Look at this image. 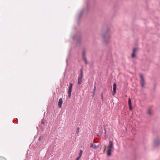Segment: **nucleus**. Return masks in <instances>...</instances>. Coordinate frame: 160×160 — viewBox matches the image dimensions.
Returning <instances> with one entry per match:
<instances>
[{
    "label": "nucleus",
    "mask_w": 160,
    "mask_h": 160,
    "mask_svg": "<svg viewBox=\"0 0 160 160\" xmlns=\"http://www.w3.org/2000/svg\"><path fill=\"white\" fill-rule=\"evenodd\" d=\"M86 4V7H84L80 13L77 16V18L78 20H79L80 19L82 14L84 13L86 14L88 13L89 10V8L88 3L87 2Z\"/></svg>",
    "instance_id": "nucleus-2"
},
{
    "label": "nucleus",
    "mask_w": 160,
    "mask_h": 160,
    "mask_svg": "<svg viewBox=\"0 0 160 160\" xmlns=\"http://www.w3.org/2000/svg\"><path fill=\"white\" fill-rule=\"evenodd\" d=\"M129 108H130V110H131L132 109V105L131 106H129Z\"/></svg>",
    "instance_id": "nucleus-21"
},
{
    "label": "nucleus",
    "mask_w": 160,
    "mask_h": 160,
    "mask_svg": "<svg viewBox=\"0 0 160 160\" xmlns=\"http://www.w3.org/2000/svg\"><path fill=\"white\" fill-rule=\"evenodd\" d=\"M73 84L72 83H70L69 84V86L68 87V97L69 98H70L71 96V92L72 91V88Z\"/></svg>",
    "instance_id": "nucleus-6"
},
{
    "label": "nucleus",
    "mask_w": 160,
    "mask_h": 160,
    "mask_svg": "<svg viewBox=\"0 0 160 160\" xmlns=\"http://www.w3.org/2000/svg\"><path fill=\"white\" fill-rule=\"evenodd\" d=\"M82 152V150H80V152L79 154V156L81 157Z\"/></svg>",
    "instance_id": "nucleus-16"
},
{
    "label": "nucleus",
    "mask_w": 160,
    "mask_h": 160,
    "mask_svg": "<svg viewBox=\"0 0 160 160\" xmlns=\"http://www.w3.org/2000/svg\"><path fill=\"white\" fill-rule=\"evenodd\" d=\"M96 90V86H94V89H93V92H95V91Z\"/></svg>",
    "instance_id": "nucleus-20"
},
{
    "label": "nucleus",
    "mask_w": 160,
    "mask_h": 160,
    "mask_svg": "<svg viewBox=\"0 0 160 160\" xmlns=\"http://www.w3.org/2000/svg\"><path fill=\"white\" fill-rule=\"evenodd\" d=\"M86 50L85 48H83L82 50V58L83 60L85 62V63L86 65H87L88 64V62L87 61V58L85 56L86 55Z\"/></svg>",
    "instance_id": "nucleus-3"
},
{
    "label": "nucleus",
    "mask_w": 160,
    "mask_h": 160,
    "mask_svg": "<svg viewBox=\"0 0 160 160\" xmlns=\"http://www.w3.org/2000/svg\"><path fill=\"white\" fill-rule=\"evenodd\" d=\"M105 133H106V130L105 129Z\"/></svg>",
    "instance_id": "nucleus-26"
},
{
    "label": "nucleus",
    "mask_w": 160,
    "mask_h": 160,
    "mask_svg": "<svg viewBox=\"0 0 160 160\" xmlns=\"http://www.w3.org/2000/svg\"><path fill=\"white\" fill-rule=\"evenodd\" d=\"M108 149L107 151V155L108 156H110L111 154V151L114 148H108Z\"/></svg>",
    "instance_id": "nucleus-13"
},
{
    "label": "nucleus",
    "mask_w": 160,
    "mask_h": 160,
    "mask_svg": "<svg viewBox=\"0 0 160 160\" xmlns=\"http://www.w3.org/2000/svg\"><path fill=\"white\" fill-rule=\"evenodd\" d=\"M105 149H104V151H105Z\"/></svg>",
    "instance_id": "nucleus-27"
},
{
    "label": "nucleus",
    "mask_w": 160,
    "mask_h": 160,
    "mask_svg": "<svg viewBox=\"0 0 160 160\" xmlns=\"http://www.w3.org/2000/svg\"><path fill=\"white\" fill-rule=\"evenodd\" d=\"M72 39H76L77 40V44H79L80 42V35L78 36L75 35L74 36L72 37Z\"/></svg>",
    "instance_id": "nucleus-4"
},
{
    "label": "nucleus",
    "mask_w": 160,
    "mask_h": 160,
    "mask_svg": "<svg viewBox=\"0 0 160 160\" xmlns=\"http://www.w3.org/2000/svg\"><path fill=\"white\" fill-rule=\"evenodd\" d=\"M95 92H93V95H92V96L93 97H94V95H95Z\"/></svg>",
    "instance_id": "nucleus-24"
},
{
    "label": "nucleus",
    "mask_w": 160,
    "mask_h": 160,
    "mask_svg": "<svg viewBox=\"0 0 160 160\" xmlns=\"http://www.w3.org/2000/svg\"><path fill=\"white\" fill-rule=\"evenodd\" d=\"M160 144V141L158 138H157L154 141V145L155 147H158Z\"/></svg>",
    "instance_id": "nucleus-7"
},
{
    "label": "nucleus",
    "mask_w": 160,
    "mask_h": 160,
    "mask_svg": "<svg viewBox=\"0 0 160 160\" xmlns=\"http://www.w3.org/2000/svg\"><path fill=\"white\" fill-rule=\"evenodd\" d=\"M103 94L102 93L101 94V99L102 100L103 99Z\"/></svg>",
    "instance_id": "nucleus-22"
},
{
    "label": "nucleus",
    "mask_w": 160,
    "mask_h": 160,
    "mask_svg": "<svg viewBox=\"0 0 160 160\" xmlns=\"http://www.w3.org/2000/svg\"><path fill=\"white\" fill-rule=\"evenodd\" d=\"M113 95H114L116 93V84L115 83H114L113 85Z\"/></svg>",
    "instance_id": "nucleus-10"
},
{
    "label": "nucleus",
    "mask_w": 160,
    "mask_h": 160,
    "mask_svg": "<svg viewBox=\"0 0 160 160\" xmlns=\"http://www.w3.org/2000/svg\"><path fill=\"white\" fill-rule=\"evenodd\" d=\"M83 72L82 69L80 70V75L78 76V83L80 84L82 81V78L83 77Z\"/></svg>",
    "instance_id": "nucleus-5"
},
{
    "label": "nucleus",
    "mask_w": 160,
    "mask_h": 160,
    "mask_svg": "<svg viewBox=\"0 0 160 160\" xmlns=\"http://www.w3.org/2000/svg\"><path fill=\"white\" fill-rule=\"evenodd\" d=\"M62 102H63V101H62V99L61 98H60V99H59V100L58 103V107L60 108H61V107Z\"/></svg>",
    "instance_id": "nucleus-12"
},
{
    "label": "nucleus",
    "mask_w": 160,
    "mask_h": 160,
    "mask_svg": "<svg viewBox=\"0 0 160 160\" xmlns=\"http://www.w3.org/2000/svg\"><path fill=\"white\" fill-rule=\"evenodd\" d=\"M108 148H114L113 142L111 141H109V145Z\"/></svg>",
    "instance_id": "nucleus-9"
},
{
    "label": "nucleus",
    "mask_w": 160,
    "mask_h": 160,
    "mask_svg": "<svg viewBox=\"0 0 160 160\" xmlns=\"http://www.w3.org/2000/svg\"><path fill=\"white\" fill-rule=\"evenodd\" d=\"M79 128H77V130H76V134H78V132H79Z\"/></svg>",
    "instance_id": "nucleus-18"
},
{
    "label": "nucleus",
    "mask_w": 160,
    "mask_h": 160,
    "mask_svg": "<svg viewBox=\"0 0 160 160\" xmlns=\"http://www.w3.org/2000/svg\"><path fill=\"white\" fill-rule=\"evenodd\" d=\"M44 122L43 121H42L41 122V123L42 124H44Z\"/></svg>",
    "instance_id": "nucleus-23"
},
{
    "label": "nucleus",
    "mask_w": 160,
    "mask_h": 160,
    "mask_svg": "<svg viewBox=\"0 0 160 160\" xmlns=\"http://www.w3.org/2000/svg\"><path fill=\"white\" fill-rule=\"evenodd\" d=\"M102 32L104 42L105 43H108L111 37V34L109 32V29L108 27H105L103 28Z\"/></svg>",
    "instance_id": "nucleus-1"
},
{
    "label": "nucleus",
    "mask_w": 160,
    "mask_h": 160,
    "mask_svg": "<svg viewBox=\"0 0 160 160\" xmlns=\"http://www.w3.org/2000/svg\"><path fill=\"white\" fill-rule=\"evenodd\" d=\"M140 77L141 79V86L142 87H144V84L145 83V81L144 80V79L143 77V75L142 74H140Z\"/></svg>",
    "instance_id": "nucleus-8"
},
{
    "label": "nucleus",
    "mask_w": 160,
    "mask_h": 160,
    "mask_svg": "<svg viewBox=\"0 0 160 160\" xmlns=\"http://www.w3.org/2000/svg\"><path fill=\"white\" fill-rule=\"evenodd\" d=\"M91 148L95 149H97L99 147V145H96L93 144H91Z\"/></svg>",
    "instance_id": "nucleus-11"
},
{
    "label": "nucleus",
    "mask_w": 160,
    "mask_h": 160,
    "mask_svg": "<svg viewBox=\"0 0 160 160\" xmlns=\"http://www.w3.org/2000/svg\"><path fill=\"white\" fill-rule=\"evenodd\" d=\"M41 137L39 139H38V140L39 141L41 139Z\"/></svg>",
    "instance_id": "nucleus-25"
},
{
    "label": "nucleus",
    "mask_w": 160,
    "mask_h": 160,
    "mask_svg": "<svg viewBox=\"0 0 160 160\" xmlns=\"http://www.w3.org/2000/svg\"><path fill=\"white\" fill-rule=\"evenodd\" d=\"M137 49L136 48H134L133 49V52L132 54V58H133L135 57V54L134 53L135 51H136Z\"/></svg>",
    "instance_id": "nucleus-14"
},
{
    "label": "nucleus",
    "mask_w": 160,
    "mask_h": 160,
    "mask_svg": "<svg viewBox=\"0 0 160 160\" xmlns=\"http://www.w3.org/2000/svg\"><path fill=\"white\" fill-rule=\"evenodd\" d=\"M81 157L78 156L77 157V158H76V160H79V159Z\"/></svg>",
    "instance_id": "nucleus-19"
},
{
    "label": "nucleus",
    "mask_w": 160,
    "mask_h": 160,
    "mask_svg": "<svg viewBox=\"0 0 160 160\" xmlns=\"http://www.w3.org/2000/svg\"><path fill=\"white\" fill-rule=\"evenodd\" d=\"M152 114V112L150 110H148V115H151Z\"/></svg>",
    "instance_id": "nucleus-17"
},
{
    "label": "nucleus",
    "mask_w": 160,
    "mask_h": 160,
    "mask_svg": "<svg viewBox=\"0 0 160 160\" xmlns=\"http://www.w3.org/2000/svg\"><path fill=\"white\" fill-rule=\"evenodd\" d=\"M128 104L129 106H131L132 105L131 101L130 98H129L128 99Z\"/></svg>",
    "instance_id": "nucleus-15"
}]
</instances>
